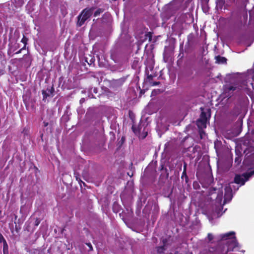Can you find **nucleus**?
<instances>
[{
	"mask_svg": "<svg viewBox=\"0 0 254 254\" xmlns=\"http://www.w3.org/2000/svg\"><path fill=\"white\" fill-rule=\"evenodd\" d=\"M95 8L94 7H91L83 9L77 16V26H82L85 22L92 16Z\"/></svg>",
	"mask_w": 254,
	"mask_h": 254,
	"instance_id": "f257e3e1",
	"label": "nucleus"
},
{
	"mask_svg": "<svg viewBox=\"0 0 254 254\" xmlns=\"http://www.w3.org/2000/svg\"><path fill=\"white\" fill-rule=\"evenodd\" d=\"M248 180L247 177H244L243 175H241L239 174H236L235 176L234 182H231L230 184L235 183L238 185H240V186L245 185L246 182Z\"/></svg>",
	"mask_w": 254,
	"mask_h": 254,
	"instance_id": "f03ea898",
	"label": "nucleus"
},
{
	"mask_svg": "<svg viewBox=\"0 0 254 254\" xmlns=\"http://www.w3.org/2000/svg\"><path fill=\"white\" fill-rule=\"evenodd\" d=\"M160 171H161V174L160 175L159 180L160 181H166L167 180L169 174L168 169L164 167L163 165H161Z\"/></svg>",
	"mask_w": 254,
	"mask_h": 254,
	"instance_id": "7ed1b4c3",
	"label": "nucleus"
},
{
	"mask_svg": "<svg viewBox=\"0 0 254 254\" xmlns=\"http://www.w3.org/2000/svg\"><path fill=\"white\" fill-rule=\"evenodd\" d=\"M238 242H237L236 237H233V239L228 242V249L227 253L228 252L233 251L234 249L238 247Z\"/></svg>",
	"mask_w": 254,
	"mask_h": 254,
	"instance_id": "20e7f679",
	"label": "nucleus"
},
{
	"mask_svg": "<svg viewBox=\"0 0 254 254\" xmlns=\"http://www.w3.org/2000/svg\"><path fill=\"white\" fill-rule=\"evenodd\" d=\"M23 3L20 0H14L12 1L11 6L14 11H18V9L22 6Z\"/></svg>",
	"mask_w": 254,
	"mask_h": 254,
	"instance_id": "39448f33",
	"label": "nucleus"
},
{
	"mask_svg": "<svg viewBox=\"0 0 254 254\" xmlns=\"http://www.w3.org/2000/svg\"><path fill=\"white\" fill-rule=\"evenodd\" d=\"M54 91L55 89L53 86L51 87L50 89L47 88L46 91L44 90H42V94L43 95V100H45L50 95H51V96L53 97Z\"/></svg>",
	"mask_w": 254,
	"mask_h": 254,
	"instance_id": "423d86ee",
	"label": "nucleus"
},
{
	"mask_svg": "<svg viewBox=\"0 0 254 254\" xmlns=\"http://www.w3.org/2000/svg\"><path fill=\"white\" fill-rule=\"evenodd\" d=\"M206 122L199 119L196 121V125L200 129H203L206 127Z\"/></svg>",
	"mask_w": 254,
	"mask_h": 254,
	"instance_id": "0eeeda50",
	"label": "nucleus"
},
{
	"mask_svg": "<svg viewBox=\"0 0 254 254\" xmlns=\"http://www.w3.org/2000/svg\"><path fill=\"white\" fill-rule=\"evenodd\" d=\"M216 62L218 64H225L227 62V59L226 58L221 57L220 56H217L216 57Z\"/></svg>",
	"mask_w": 254,
	"mask_h": 254,
	"instance_id": "6e6552de",
	"label": "nucleus"
},
{
	"mask_svg": "<svg viewBox=\"0 0 254 254\" xmlns=\"http://www.w3.org/2000/svg\"><path fill=\"white\" fill-rule=\"evenodd\" d=\"M192 74L193 70L191 69H189L187 70L185 72V76L186 77L190 78V79H192Z\"/></svg>",
	"mask_w": 254,
	"mask_h": 254,
	"instance_id": "1a4fd4ad",
	"label": "nucleus"
},
{
	"mask_svg": "<svg viewBox=\"0 0 254 254\" xmlns=\"http://www.w3.org/2000/svg\"><path fill=\"white\" fill-rule=\"evenodd\" d=\"M3 254H8V246L6 241L3 243Z\"/></svg>",
	"mask_w": 254,
	"mask_h": 254,
	"instance_id": "9d476101",
	"label": "nucleus"
},
{
	"mask_svg": "<svg viewBox=\"0 0 254 254\" xmlns=\"http://www.w3.org/2000/svg\"><path fill=\"white\" fill-rule=\"evenodd\" d=\"M235 234V233L234 232H230L229 233L223 234L222 236V239H227L228 238L231 236H233V237L235 236H234Z\"/></svg>",
	"mask_w": 254,
	"mask_h": 254,
	"instance_id": "9b49d317",
	"label": "nucleus"
},
{
	"mask_svg": "<svg viewBox=\"0 0 254 254\" xmlns=\"http://www.w3.org/2000/svg\"><path fill=\"white\" fill-rule=\"evenodd\" d=\"M216 3L217 6L222 8L225 3L224 0H216Z\"/></svg>",
	"mask_w": 254,
	"mask_h": 254,
	"instance_id": "f8f14e48",
	"label": "nucleus"
},
{
	"mask_svg": "<svg viewBox=\"0 0 254 254\" xmlns=\"http://www.w3.org/2000/svg\"><path fill=\"white\" fill-rule=\"evenodd\" d=\"M104 11V9L99 8H98L94 13V16L96 17L99 15L101 13L103 12Z\"/></svg>",
	"mask_w": 254,
	"mask_h": 254,
	"instance_id": "ddd939ff",
	"label": "nucleus"
},
{
	"mask_svg": "<svg viewBox=\"0 0 254 254\" xmlns=\"http://www.w3.org/2000/svg\"><path fill=\"white\" fill-rule=\"evenodd\" d=\"M199 119L203 120L205 122H207V119L206 113L203 111L200 114V118H199Z\"/></svg>",
	"mask_w": 254,
	"mask_h": 254,
	"instance_id": "4468645a",
	"label": "nucleus"
},
{
	"mask_svg": "<svg viewBox=\"0 0 254 254\" xmlns=\"http://www.w3.org/2000/svg\"><path fill=\"white\" fill-rule=\"evenodd\" d=\"M242 155H237V156L235 158V163L237 165H239L242 161Z\"/></svg>",
	"mask_w": 254,
	"mask_h": 254,
	"instance_id": "2eb2a0df",
	"label": "nucleus"
},
{
	"mask_svg": "<svg viewBox=\"0 0 254 254\" xmlns=\"http://www.w3.org/2000/svg\"><path fill=\"white\" fill-rule=\"evenodd\" d=\"M254 175V170L252 171L249 173H245L243 174V176L244 177H247V179L249 180V178L251 177L252 175Z\"/></svg>",
	"mask_w": 254,
	"mask_h": 254,
	"instance_id": "dca6fc26",
	"label": "nucleus"
},
{
	"mask_svg": "<svg viewBox=\"0 0 254 254\" xmlns=\"http://www.w3.org/2000/svg\"><path fill=\"white\" fill-rule=\"evenodd\" d=\"M184 178L185 179V182H186V183H187L189 181V178L187 176V172L183 171L182 176H181V179H184Z\"/></svg>",
	"mask_w": 254,
	"mask_h": 254,
	"instance_id": "f3484780",
	"label": "nucleus"
},
{
	"mask_svg": "<svg viewBox=\"0 0 254 254\" xmlns=\"http://www.w3.org/2000/svg\"><path fill=\"white\" fill-rule=\"evenodd\" d=\"M165 246H160L157 248V251L158 253H162L165 251Z\"/></svg>",
	"mask_w": 254,
	"mask_h": 254,
	"instance_id": "a211bd4d",
	"label": "nucleus"
},
{
	"mask_svg": "<svg viewBox=\"0 0 254 254\" xmlns=\"http://www.w3.org/2000/svg\"><path fill=\"white\" fill-rule=\"evenodd\" d=\"M237 87L233 86H230L226 88V91L230 92L231 91H234L236 90Z\"/></svg>",
	"mask_w": 254,
	"mask_h": 254,
	"instance_id": "6ab92c4d",
	"label": "nucleus"
},
{
	"mask_svg": "<svg viewBox=\"0 0 254 254\" xmlns=\"http://www.w3.org/2000/svg\"><path fill=\"white\" fill-rule=\"evenodd\" d=\"M28 41V38H27L26 36H25L24 35H23V38H22L21 40V42L24 44V45H26L27 44V42Z\"/></svg>",
	"mask_w": 254,
	"mask_h": 254,
	"instance_id": "aec40b11",
	"label": "nucleus"
},
{
	"mask_svg": "<svg viewBox=\"0 0 254 254\" xmlns=\"http://www.w3.org/2000/svg\"><path fill=\"white\" fill-rule=\"evenodd\" d=\"M141 128L139 126H138L137 127V128H136V127L134 126H132V129L134 132H139L141 131Z\"/></svg>",
	"mask_w": 254,
	"mask_h": 254,
	"instance_id": "412c9836",
	"label": "nucleus"
},
{
	"mask_svg": "<svg viewBox=\"0 0 254 254\" xmlns=\"http://www.w3.org/2000/svg\"><path fill=\"white\" fill-rule=\"evenodd\" d=\"M153 77L154 76L152 75H151V74H150V75L148 74L147 75V78L148 80V81L150 82V83H151L152 80H153Z\"/></svg>",
	"mask_w": 254,
	"mask_h": 254,
	"instance_id": "4be33fe9",
	"label": "nucleus"
},
{
	"mask_svg": "<svg viewBox=\"0 0 254 254\" xmlns=\"http://www.w3.org/2000/svg\"><path fill=\"white\" fill-rule=\"evenodd\" d=\"M40 223V220L39 218H36L35 221V226H38Z\"/></svg>",
	"mask_w": 254,
	"mask_h": 254,
	"instance_id": "5701e85b",
	"label": "nucleus"
},
{
	"mask_svg": "<svg viewBox=\"0 0 254 254\" xmlns=\"http://www.w3.org/2000/svg\"><path fill=\"white\" fill-rule=\"evenodd\" d=\"M5 241H6L5 239L4 238V237L2 236V235L0 232V243H3V242H4Z\"/></svg>",
	"mask_w": 254,
	"mask_h": 254,
	"instance_id": "b1692460",
	"label": "nucleus"
},
{
	"mask_svg": "<svg viewBox=\"0 0 254 254\" xmlns=\"http://www.w3.org/2000/svg\"><path fill=\"white\" fill-rule=\"evenodd\" d=\"M207 238L209 241H211L213 239V236L211 234L209 233L207 235Z\"/></svg>",
	"mask_w": 254,
	"mask_h": 254,
	"instance_id": "393cba45",
	"label": "nucleus"
},
{
	"mask_svg": "<svg viewBox=\"0 0 254 254\" xmlns=\"http://www.w3.org/2000/svg\"><path fill=\"white\" fill-rule=\"evenodd\" d=\"M85 61H86V62H87L88 63V64H91L92 63H94V62L95 61V59L93 58L91 59V60H90V63H88L87 61V58H86Z\"/></svg>",
	"mask_w": 254,
	"mask_h": 254,
	"instance_id": "a878e982",
	"label": "nucleus"
},
{
	"mask_svg": "<svg viewBox=\"0 0 254 254\" xmlns=\"http://www.w3.org/2000/svg\"><path fill=\"white\" fill-rule=\"evenodd\" d=\"M160 82L154 81V82H151L150 84L152 86H156V85H158L159 84H160Z\"/></svg>",
	"mask_w": 254,
	"mask_h": 254,
	"instance_id": "bb28decb",
	"label": "nucleus"
},
{
	"mask_svg": "<svg viewBox=\"0 0 254 254\" xmlns=\"http://www.w3.org/2000/svg\"><path fill=\"white\" fill-rule=\"evenodd\" d=\"M187 164L186 162L184 163V166H183V171L187 172Z\"/></svg>",
	"mask_w": 254,
	"mask_h": 254,
	"instance_id": "cd10ccee",
	"label": "nucleus"
},
{
	"mask_svg": "<svg viewBox=\"0 0 254 254\" xmlns=\"http://www.w3.org/2000/svg\"><path fill=\"white\" fill-rule=\"evenodd\" d=\"M86 244L89 247L90 251L93 250V248H92V245L91 244V243H86Z\"/></svg>",
	"mask_w": 254,
	"mask_h": 254,
	"instance_id": "c85d7f7f",
	"label": "nucleus"
},
{
	"mask_svg": "<svg viewBox=\"0 0 254 254\" xmlns=\"http://www.w3.org/2000/svg\"><path fill=\"white\" fill-rule=\"evenodd\" d=\"M146 36H148L149 37V41H151V39H152V34L150 32H148L147 34H146Z\"/></svg>",
	"mask_w": 254,
	"mask_h": 254,
	"instance_id": "c756f323",
	"label": "nucleus"
},
{
	"mask_svg": "<svg viewBox=\"0 0 254 254\" xmlns=\"http://www.w3.org/2000/svg\"><path fill=\"white\" fill-rule=\"evenodd\" d=\"M85 101V98H81V99L79 101L80 104H82L83 103H84Z\"/></svg>",
	"mask_w": 254,
	"mask_h": 254,
	"instance_id": "7c9ffc66",
	"label": "nucleus"
},
{
	"mask_svg": "<svg viewBox=\"0 0 254 254\" xmlns=\"http://www.w3.org/2000/svg\"><path fill=\"white\" fill-rule=\"evenodd\" d=\"M22 51V49H20L19 50H18V51H17L16 52H15V54H20V53H21Z\"/></svg>",
	"mask_w": 254,
	"mask_h": 254,
	"instance_id": "2f4dec72",
	"label": "nucleus"
},
{
	"mask_svg": "<svg viewBox=\"0 0 254 254\" xmlns=\"http://www.w3.org/2000/svg\"><path fill=\"white\" fill-rule=\"evenodd\" d=\"M43 124H44V126L45 127L48 126V125L49 124V123L48 122H44Z\"/></svg>",
	"mask_w": 254,
	"mask_h": 254,
	"instance_id": "473e14b6",
	"label": "nucleus"
},
{
	"mask_svg": "<svg viewBox=\"0 0 254 254\" xmlns=\"http://www.w3.org/2000/svg\"><path fill=\"white\" fill-rule=\"evenodd\" d=\"M26 129H25V128H24V129H23V131H22V133H24V135H25V134H26Z\"/></svg>",
	"mask_w": 254,
	"mask_h": 254,
	"instance_id": "72a5a7b5",
	"label": "nucleus"
},
{
	"mask_svg": "<svg viewBox=\"0 0 254 254\" xmlns=\"http://www.w3.org/2000/svg\"><path fill=\"white\" fill-rule=\"evenodd\" d=\"M26 47V45H24L23 47L21 49H22V50H24V49H25Z\"/></svg>",
	"mask_w": 254,
	"mask_h": 254,
	"instance_id": "f704fd0d",
	"label": "nucleus"
},
{
	"mask_svg": "<svg viewBox=\"0 0 254 254\" xmlns=\"http://www.w3.org/2000/svg\"><path fill=\"white\" fill-rule=\"evenodd\" d=\"M147 132H146L144 135L143 136V138H145L147 136Z\"/></svg>",
	"mask_w": 254,
	"mask_h": 254,
	"instance_id": "c9c22d12",
	"label": "nucleus"
},
{
	"mask_svg": "<svg viewBox=\"0 0 254 254\" xmlns=\"http://www.w3.org/2000/svg\"><path fill=\"white\" fill-rule=\"evenodd\" d=\"M17 215H15V219L16 220V219H17Z\"/></svg>",
	"mask_w": 254,
	"mask_h": 254,
	"instance_id": "e433bc0d",
	"label": "nucleus"
},
{
	"mask_svg": "<svg viewBox=\"0 0 254 254\" xmlns=\"http://www.w3.org/2000/svg\"><path fill=\"white\" fill-rule=\"evenodd\" d=\"M22 60V58H20V59H19V61H21Z\"/></svg>",
	"mask_w": 254,
	"mask_h": 254,
	"instance_id": "4c0bfd02",
	"label": "nucleus"
},
{
	"mask_svg": "<svg viewBox=\"0 0 254 254\" xmlns=\"http://www.w3.org/2000/svg\"><path fill=\"white\" fill-rule=\"evenodd\" d=\"M26 55H27L24 54V57H27V56H26Z\"/></svg>",
	"mask_w": 254,
	"mask_h": 254,
	"instance_id": "58836bf2",
	"label": "nucleus"
},
{
	"mask_svg": "<svg viewBox=\"0 0 254 254\" xmlns=\"http://www.w3.org/2000/svg\"><path fill=\"white\" fill-rule=\"evenodd\" d=\"M123 140H124V138H123V137H122V141H123Z\"/></svg>",
	"mask_w": 254,
	"mask_h": 254,
	"instance_id": "ea45409f",
	"label": "nucleus"
}]
</instances>
